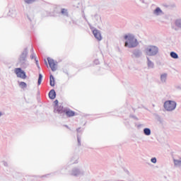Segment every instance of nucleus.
<instances>
[{"label":"nucleus","instance_id":"4468645a","mask_svg":"<svg viewBox=\"0 0 181 181\" xmlns=\"http://www.w3.org/2000/svg\"><path fill=\"white\" fill-rule=\"evenodd\" d=\"M146 59H147V66L148 69H153V67H155V64H153V62L151 61L149 57H146Z\"/></svg>","mask_w":181,"mask_h":181},{"label":"nucleus","instance_id":"c9c22d12","mask_svg":"<svg viewBox=\"0 0 181 181\" xmlns=\"http://www.w3.org/2000/svg\"><path fill=\"white\" fill-rule=\"evenodd\" d=\"M94 18H95V19L98 21V14H95Z\"/></svg>","mask_w":181,"mask_h":181},{"label":"nucleus","instance_id":"bb28decb","mask_svg":"<svg viewBox=\"0 0 181 181\" xmlns=\"http://www.w3.org/2000/svg\"><path fill=\"white\" fill-rule=\"evenodd\" d=\"M30 59L32 60H33V59H35V60H36V54H35V52H33L30 55Z\"/></svg>","mask_w":181,"mask_h":181},{"label":"nucleus","instance_id":"7c9ffc66","mask_svg":"<svg viewBox=\"0 0 181 181\" xmlns=\"http://www.w3.org/2000/svg\"><path fill=\"white\" fill-rule=\"evenodd\" d=\"M35 63H36V66L38 67V69H40V66H39V61L37 59H36V58H35Z\"/></svg>","mask_w":181,"mask_h":181},{"label":"nucleus","instance_id":"c756f323","mask_svg":"<svg viewBox=\"0 0 181 181\" xmlns=\"http://www.w3.org/2000/svg\"><path fill=\"white\" fill-rule=\"evenodd\" d=\"M54 104H55L54 107H58L59 106V100H55L54 101Z\"/></svg>","mask_w":181,"mask_h":181},{"label":"nucleus","instance_id":"4be33fe9","mask_svg":"<svg viewBox=\"0 0 181 181\" xmlns=\"http://www.w3.org/2000/svg\"><path fill=\"white\" fill-rule=\"evenodd\" d=\"M19 87H21V88H26L28 84L25 82L22 81L19 83Z\"/></svg>","mask_w":181,"mask_h":181},{"label":"nucleus","instance_id":"f3484780","mask_svg":"<svg viewBox=\"0 0 181 181\" xmlns=\"http://www.w3.org/2000/svg\"><path fill=\"white\" fill-rule=\"evenodd\" d=\"M143 132H144V135H146V136H149V135H151V129H149L148 127L144 128L143 130Z\"/></svg>","mask_w":181,"mask_h":181},{"label":"nucleus","instance_id":"a19ab883","mask_svg":"<svg viewBox=\"0 0 181 181\" xmlns=\"http://www.w3.org/2000/svg\"><path fill=\"white\" fill-rule=\"evenodd\" d=\"M31 52H32V53H34L33 52V47H32V48H31Z\"/></svg>","mask_w":181,"mask_h":181},{"label":"nucleus","instance_id":"de8ad7c7","mask_svg":"<svg viewBox=\"0 0 181 181\" xmlns=\"http://www.w3.org/2000/svg\"><path fill=\"white\" fill-rule=\"evenodd\" d=\"M37 94H40V91H38V92H37Z\"/></svg>","mask_w":181,"mask_h":181},{"label":"nucleus","instance_id":"f03ea898","mask_svg":"<svg viewBox=\"0 0 181 181\" xmlns=\"http://www.w3.org/2000/svg\"><path fill=\"white\" fill-rule=\"evenodd\" d=\"M29 52L27 48H25L18 57V64L21 69H26L29 66V62H28V54Z\"/></svg>","mask_w":181,"mask_h":181},{"label":"nucleus","instance_id":"a211bd4d","mask_svg":"<svg viewBox=\"0 0 181 181\" xmlns=\"http://www.w3.org/2000/svg\"><path fill=\"white\" fill-rule=\"evenodd\" d=\"M49 86L54 87V76L53 75L49 76Z\"/></svg>","mask_w":181,"mask_h":181},{"label":"nucleus","instance_id":"2f4dec72","mask_svg":"<svg viewBox=\"0 0 181 181\" xmlns=\"http://www.w3.org/2000/svg\"><path fill=\"white\" fill-rule=\"evenodd\" d=\"M94 64H100V61L98 59H95L94 60Z\"/></svg>","mask_w":181,"mask_h":181},{"label":"nucleus","instance_id":"cd10ccee","mask_svg":"<svg viewBox=\"0 0 181 181\" xmlns=\"http://www.w3.org/2000/svg\"><path fill=\"white\" fill-rule=\"evenodd\" d=\"M27 18H28V21H30V22H32L34 19L33 16H29V15H27Z\"/></svg>","mask_w":181,"mask_h":181},{"label":"nucleus","instance_id":"a18cd8bd","mask_svg":"<svg viewBox=\"0 0 181 181\" xmlns=\"http://www.w3.org/2000/svg\"><path fill=\"white\" fill-rule=\"evenodd\" d=\"M0 117H2V112H0Z\"/></svg>","mask_w":181,"mask_h":181},{"label":"nucleus","instance_id":"423d86ee","mask_svg":"<svg viewBox=\"0 0 181 181\" xmlns=\"http://www.w3.org/2000/svg\"><path fill=\"white\" fill-rule=\"evenodd\" d=\"M15 74H16L17 77L19 78H23L25 80L28 76H26V72L22 70V68H16L15 69Z\"/></svg>","mask_w":181,"mask_h":181},{"label":"nucleus","instance_id":"6ab92c4d","mask_svg":"<svg viewBox=\"0 0 181 181\" xmlns=\"http://www.w3.org/2000/svg\"><path fill=\"white\" fill-rule=\"evenodd\" d=\"M170 56L172 57V59H179V55L175 52H171L170 53Z\"/></svg>","mask_w":181,"mask_h":181},{"label":"nucleus","instance_id":"0eeeda50","mask_svg":"<svg viewBox=\"0 0 181 181\" xmlns=\"http://www.w3.org/2000/svg\"><path fill=\"white\" fill-rule=\"evenodd\" d=\"M132 59H139L142 57V51L141 49L136 48L131 51Z\"/></svg>","mask_w":181,"mask_h":181},{"label":"nucleus","instance_id":"b1692460","mask_svg":"<svg viewBox=\"0 0 181 181\" xmlns=\"http://www.w3.org/2000/svg\"><path fill=\"white\" fill-rule=\"evenodd\" d=\"M173 160L175 166H181V160L174 159Z\"/></svg>","mask_w":181,"mask_h":181},{"label":"nucleus","instance_id":"f257e3e1","mask_svg":"<svg viewBox=\"0 0 181 181\" xmlns=\"http://www.w3.org/2000/svg\"><path fill=\"white\" fill-rule=\"evenodd\" d=\"M124 47H128V49H135V47H138L139 42L138 40L135 37V35L133 34L129 33L124 36Z\"/></svg>","mask_w":181,"mask_h":181},{"label":"nucleus","instance_id":"c03bdc74","mask_svg":"<svg viewBox=\"0 0 181 181\" xmlns=\"http://www.w3.org/2000/svg\"><path fill=\"white\" fill-rule=\"evenodd\" d=\"M45 64L47 66V62L45 60Z\"/></svg>","mask_w":181,"mask_h":181},{"label":"nucleus","instance_id":"aec40b11","mask_svg":"<svg viewBox=\"0 0 181 181\" xmlns=\"http://www.w3.org/2000/svg\"><path fill=\"white\" fill-rule=\"evenodd\" d=\"M61 13L64 16H69V11L66 8H62L61 9Z\"/></svg>","mask_w":181,"mask_h":181},{"label":"nucleus","instance_id":"dca6fc26","mask_svg":"<svg viewBox=\"0 0 181 181\" xmlns=\"http://www.w3.org/2000/svg\"><path fill=\"white\" fill-rule=\"evenodd\" d=\"M175 25L176 28H178V29H181V18H177L175 21Z\"/></svg>","mask_w":181,"mask_h":181},{"label":"nucleus","instance_id":"7ed1b4c3","mask_svg":"<svg viewBox=\"0 0 181 181\" xmlns=\"http://www.w3.org/2000/svg\"><path fill=\"white\" fill-rule=\"evenodd\" d=\"M145 53L147 56H156L159 53V47L156 45H148L145 48Z\"/></svg>","mask_w":181,"mask_h":181},{"label":"nucleus","instance_id":"412c9836","mask_svg":"<svg viewBox=\"0 0 181 181\" xmlns=\"http://www.w3.org/2000/svg\"><path fill=\"white\" fill-rule=\"evenodd\" d=\"M77 159H78V156L73 157V158H71V163L72 165H74V163H78V161L77 160Z\"/></svg>","mask_w":181,"mask_h":181},{"label":"nucleus","instance_id":"9b49d317","mask_svg":"<svg viewBox=\"0 0 181 181\" xmlns=\"http://www.w3.org/2000/svg\"><path fill=\"white\" fill-rule=\"evenodd\" d=\"M66 115L68 118H71V117H74V115H76V112L70 110V108L66 107L64 112V117H66Z\"/></svg>","mask_w":181,"mask_h":181},{"label":"nucleus","instance_id":"c85d7f7f","mask_svg":"<svg viewBox=\"0 0 181 181\" xmlns=\"http://www.w3.org/2000/svg\"><path fill=\"white\" fill-rule=\"evenodd\" d=\"M151 162H152V163H156L157 160L156 158L153 157L151 159Z\"/></svg>","mask_w":181,"mask_h":181},{"label":"nucleus","instance_id":"9d476101","mask_svg":"<svg viewBox=\"0 0 181 181\" xmlns=\"http://www.w3.org/2000/svg\"><path fill=\"white\" fill-rule=\"evenodd\" d=\"M71 176H81L84 175V170L78 168H74L72 169L71 172Z\"/></svg>","mask_w":181,"mask_h":181},{"label":"nucleus","instance_id":"6e6552de","mask_svg":"<svg viewBox=\"0 0 181 181\" xmlns=\"http://www.w3.org/2000/svg\"><path fill=\"white\" fill-rule=\"evenodd\" d=\"M90 29L93 32V35H94V37H95L97 40L98 41L103 40V36H101V31L94 28H90Z\"/></svg>","mask_w":181,"mask_h":181},{"label":"nucleus","instance_id":"37998d69","mask_svg":"<svg viewBox=\"0 0 181 181\" xmlns=\"http://www.w3.org/2000/svg\"><path fill=\"white\" fill-rule=\"evenodd\" d=\"M73 23H74V25H76V21H73Z\"/></svg>","mask_w":181,"mask_h":181},{"label":"nucleus","instance_id":"ea45409f","mask_svg":"<svg viewBox=\"0 0 181 181\" xmlns=\"http://www.w3.org/2000/svg\"><path fill=\"white\" fill-rule=\"evenodd\" d=\"M141 2H142V4H145V1L144 0H140Z\"/></svg>","mask_w":181,"mask_h":181},{"label":"nucleus","instance_id":"2eb2a0df","mask_svg":"<svg viewBox=\"0 0 181 181\" xmlns=\"http://www.w3.org/2000/svg\"><path fill=\"white\" fill-rule=\"evenodd\" d=\"M160 78L161 83H166V80H168V74H161Z\"/></svg>","mask_w":181,"mask_h":181},{"label":"nucleus","instance_id":"e433bc0d","mask_svg":"<svg viewBox=\"0 0 181 181\" xmlns=\"http://www.w3.org/2000/svg\"><path fill=\"white\" fill-rule=\"evenodd\" d=\"M177 90H181V85L176 86Z\"/></svg>","mask_w":181,"mask_h":181},{"label":"nucleus","instance_id":"09e8293b","mask_svg":"<svg viewBox=\"0 0 181 181\" xmlns=\"http://www.w3.org/2000/svg\"><path fill=\"white\" fill-rule=\"evenodd\" d=\"M175 29V30H177V28H174Z\"/></svg>","mask_w":181,"mask_h":181},{"label":"nucleus","instance_id":"ddd939ff","mask_svg":"<svg viewBox=\"0 0 181 181\" xmlns=\"http://www.w3.org/2000/svg\"><path fill=\"white\" fill-rule=\"evenodd\" d=\"M49 98H50V100H54V98H56V90H54V89H52L49 93Z\"/></svg>","mask_w":181,"mask_h":181},{"label":"nucleus","instance_id":"72a5a7b5","mask_svg":"<svg viewBox=\"0 0 181 181\" xmlns=\"http://www.w3.org/2000/svg\"><path fill=\"white\" fill-rule=\"evenodd\" d=\"M132 118H134V119H136V121H138V117H136V116H134V115H132L130 116Z\"/></svg>","mask_w":181,"mask_h":181},{"label":"nucleus","instance_id":"5701e85b","mask_svg":"<svg viewBox=\"0 0 181 181\" xmlns=\"http://www.w3.org/2000/svg\"><path fill=\"white\" fill-rule=\"evenodd\" d=\"M43 78V75H42V74H39L38 76V81H37V84L38 86H40V84H42V80Z\"/></svg>","mask_w":181,"mask_h":181},{"label":"nucleus","instance_id":"393cba45","mask_svg":"<svg viewBox=\"0 0 181 181\" xmlns=\"http://www.w3.org/2000/svg\"><path fill=\"white\" fill-rule=\"evenodd\" d=\"M24 2L25 4H28V5H30V4L36 2V0H24Z\"/></svg>","mask_w":181,"mask_h":181},{"label":"nucleus","instance_id":"58836bf2","mask_svg":"<svg viewBox=\"0 0 181 181\" xmlns=\"http://www.w3.org/2000/svg\"><path fill=\"white\" fill-rule=\"evenodd\" d=\"M83 18L85 19V21L87 22V18H86V16H84V14H83Z\"/></svg>","mask_w":181,"mask_h":181},{"label":"nucleus","instance_id":"f704fd0d","mask_svg":"<svg viewBox=\"0 0 181 181\" xmlns=\"http://www.w3.org/2000/svg\"><path fill=\"white\" fill-rule=\"evenodd\" d=\"M4 163V166L8 167V163L6 161H3Z\"/></svg>","mask_w":181,"mask_h":181},{"label":"nucleus","instance_id":"49530a36","mask_svg":"<svg viewBox=\"0 0 181 181\" xmlns=\"http://www.w3.org/2000/svg\"><path fill=\"white\" fill-rule=\"evenodd\" d=\"M65 127H66V128H69V126H67V125H65Z\"/></svg>","mask_w":181,"mask_h":181},{"label":"nucleus","instance_id":"a878e982","mask_svg":"<svg viewBox=\"0 0 181 181\" xmlns=\"http://www.w3.org/2000/svg\"><path fill=\"white\" fill-rule=\"evenodd\" d=\"M78 146H81V138L77 135Z\"/></svg>","mask_w":181,"mask_h":181},{"label":"nucleus","instance_id":"39448f33","mask_svg":"<svg viewBox=\"0 0 181 181\" xmlns=\"http://www.w3.org/2000/svg\"><path fill=\"white\" fill-rule=\"evenodd\" d=\"M66 108L63 105L54 106V112L59 114L61 118H64V112Z\"/></svg>","mask_w":181,"mask_h":181},{"label":"nucleus","instance_id":"79ce46f5","mask_svg":"<svg viewBox=\"0 0 181 181\" xmlns=\"http://www.w3.org/2000/svg\"><path fill=\"white\" fill-rule=\"evenodd\" d=\"M46 176H49V174H47V175L42 176V177H46Z\"/></svg>","mask_w":181,"mask_h":181},{"label":"nucleus","instance_id":"20e7f679","mask_svg":"<svg viewBox=\"0 0 181 181\" xmlns=\"http://www.w3.org/2000/svg\"><path fill=\"white\" fill-rule=\"evenodd\" d=\"M177 106V103L175 100H166L163 104L165 110L168 112L175 111Z\"/></svg>","mask_w":181,"mask_h":181},{"label":"nucleus","instance_id":"473e14b6","mask_svg":"<svg viewBox=\"0 0 181 181\" xmlns=\"http://www.w3.org/2000/svg\"><path fill=\"white\" fill-rule=\"evenodd\" d=\"M159 122H160V124H161V125H163V124H164V121H163V119H160L159 120Z\"/></svg>","mask_w":181,"mask_h":181},{"label":"nucleus","instance_id":"4c0bfd02","mask_svg":"<svg viewBox=\"0 0 181 181\" xmlns=\"http://www.w3.org/2000/svg\"><path fill=\"white\" fill-rule=\"evenodd\" d=\"M80 129H81V127L78 128V129H76L77 132H80Z\"/></svg>","mask_w":181,"mask_h":181},{"label":"nucleus","instance_id":"1a4fd4ad","mask_svg":"<svg viewBox=\"0 0 181 181\" xmlns=\"http://www.w3.org/2000/svg\"><path fill=\"white\" fill-rule=\"evenodd\" d=\"M47 60L52 71H56L57 70V64L54 63V60L50 57H47Z\"/></svg>","mask_w":181,"mask_h":181},{"label":"nucleus","instance_id":"f8f14e48","mask_svg":"<svg viewBox=\"0 0 181 181\" xmlns=\"http://www.w3.org/2000/svg\"><path fill=\"white\" fill-rule=\"evenodd\" d=\"M153 13L156 15V16H159L160 15H163V11L159 7H156Z\"/></svg>","mask_w":181,"mask_h":181}]
</instances>
